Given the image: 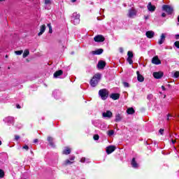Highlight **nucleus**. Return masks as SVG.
I'll return each mask as SVG.
<instances>
[{"label": "nucleus", "mask_w": 179, "mask_h": 179, "mask_svg": "<svg viewBox=\"0 0 179 179\" xmlns=\"http://www.w3.org/2000/svg\"><path fill=\"white\" fill-rule=\"evenodd\" d=\"M71 23L73 24H79V23H80V15L77 13H73L71 16Z\"/></svg>", "instance_id": "f03ea898"}, {"label": "nucleus", "mask_w": 179, "mask_h": 179, "mask_svg": "<svg viewBox=\"0 0 179 179\" xmlns=\"http://www.w3.org/2000/svg\"><path fill=\"white\" fill-rule=\"evenodd\" d=\"M137 13H138V11H136V10H135V8H131L128 11L127 16L130 19H134V18L136 17Z\"/></svg>", "instance_id": "20e7f679"}, {"label": "nucleus", "mask_w": 179, "mask_h": 179, "mask_svg": "<svg viewBox=\"0 0 179 179\" xmlns=\"http://www.w3.org/2000/svg\"><path fill=\"white\" fill-rule=\"evenodd\" d=\"M71 2H76V0H71Z\"/></svg>", "instance_id": "603ef678"}, {"label": "nucleus", "mask_w": 179, "mask_h": 179, "mask_svg": "<svg viewBox=\"0 0 179 179\" xmlns=\"http://www.w3.org/2000/svg\"><path fill=\"white\" fill-rule=\"evenodd\" d=\"M163 10H165L166 13H168V15H171L173 13V7L169 6V5H164L162 6Z\"/></svg>", "instance_id": "39448f33"}, {"label": "nucleus", "mask_w": 179, "mask_h": 179, "mask_svg": "<svg viewBox=\"0 0 179 179\" xmlns=\"http://www.w3.org/2000/svg\"><path fill=\"white\" fill-rule=\"evenodd\" d=\"M165 41H166V34H162L160 39L158 41V43L159 44V45H162V44H163V43H164Z\"/></svg>", "instance_id": "4468645a"}, {"label": "nucleus", "mask_w": 179, "mask_h": 179, "mask_svg": "<svg viewBox=\"0 0 179 179\" xmlns=\"http://www.w3.org/2000/svg\"><path fill=\"white\" fill-rule=\"evenodd\" d=\"M169 117H170V115H168V117H167L168 121H169V120H170Z\"/></svg>", "instance_id": "8fccbe9b"}, {"label": "nucleus", "mask_w": 179, "mask_h": 179, "mask_svg": "<svg viewBox=\"0 0 179 179\" xmlns=\"http://www.w3.org/2000/svg\"><path fill=\"white\" fill-rule=\"evenodd\" d=\"M2 1H3V0H0V2H2Z\"/></svg>", "instance_id": "6e6d98bb"}, {"label": "nucleus", "mask_w": 179, "mask_h": 179, "mask_svg": "<svg viewBox=\"0 0 179 179\" xmlns=\"http://www.w3.org/2000/svg\"><path fill=\"white\" fill-rule=\"evenodd\" d=\"M29 54L30 51L29 50V49H26L22 55L23 58H26L27 57H28V55H29Z\"/></svg>", "instance_id": "393cba45"}, {"label": "nucleus", "mask_w": 179, "mask_h": 179, "mask_svg": "<svg viewBox=\"0 0 179 179\" xmlns=\"http://www.w3.org/2000/svg\"><path fill=\"white\" fill-rule=\"evenodd\" d=\"M145 19H148V17H145Z\"/></svg>", "instance_id": "4d7b16f0"}, {"label": "nucleus", "mask_w": 179, "mask_h": 179, "mask_svg": "<svg viewBox=\"0 0 179 179\" xmlns=\"http://www.w3.org/2000/svg\"><path fill=\"white\" fill-rule=\"evenodd\" d=\"M45 24H43L40 27V32L38 34V36H43L44 31H45Z\"/></svg>", "instance_id": "dca6fc26"}, {"label": "nucleus", "mask_w": 179, "mask_h": 179, "mask_svg": "<svg viewBox=\"0 0 179 179\" xmlns=\"http://www.w3.org/2000/svg\"><path fill=\"white\" fill-rule=\"evenodd\" d=\"M107 135L109 136H113L114 135V130H109L107 131Z\"/></svg>", "instance_id": "c85d7f7f"}, {"label": "nucleus", "mask_w": 179, "mask_h": 179, "mask_svg": "<svg viewBox=\"0 0 179 179\" xmlns=\"http://www.w3.org/2000/svg\"><path fill=\"white\" fill-rule=\"evenodd\" d=\"M175 37H176V40H178V38H179V34H176V35L175 36Z\"/></svg>", "instance_id": "a18cd8bd"}, {"label": "nucleus", "mask_w": 179, "mask_h": 179, "mask_svg": "<svg viewBox=\"0 0 179 179\" xmlns=\"http://www.w3.org/2000/svg\"><path fill=\"white\" fill-rule=\"evenodd\" d=\"M137 73V79L138 82H143L145 80V78H143V76L141 75L139 71H136Z\"/></svg>", "instance_id": "f3484780"}, {"label": "nucleus", "mask_w": 179, "mask_h": 179, "mask_svg": "<svg viewBox=\"0 0 179 179\" xmlns=\"http://www.w3.org/2000/svg\"><path fill=\"white\" fill-rule=\"evenodd\" d=\"M98 69H104V66H106V62L101 60L98 62L97 64Z\"/></svg>", "instance_id": "9b49d317"}, {"label": "nucleus", "mask_w": 179, "mask_h": 179, "mask_svg": "<svg viewBox=\"0 0 179 179\" xmlns=\"http://www.w3.org/2000/svg\"><path fill=\"white\" fill-rule=\"evenodd\" d=\"M152 62L155 64V65H160V64H162V62L160 61V59H159L158 56H155L152 59Z\"/></svg>", "instance_id": "1a4fd4ad"}, {"label": "nucleus", "mask_w": 179, "mask_h": 179, "mask_svg": "<svg viewBox=\"0 0 179 179\" xmlns=\"http://www.w3.org/2000/svg\"><path fill=\"white\" fill-rule=\"evenodd\" d=\"M17 108H20V105H17Z\"/></svg>", "instance_id": "3c124183"}, {"label": "nucleus", "mask_w": 179, "mask_h": 179, "mask_svg": "<svg viewBox=\"0 0 179 179\" xmlns=\"http://www.w3.org/2000/svg\"><path fill=\"white\" fill-rule=\"evenodd\" d=\"M145 36L148 38H152V37H154V36H155V32H153V31H148L146 32Z\"/></svg>", "instance_id": "6ab92c4d"}, {"label": "nucleus", "mask_w": 179, "mask_h": 179, "mask_svg": "<svg viewBox=\"0 0 179 179\" xmlns=\"http://www.w3.org/2000/svg\"><path fill=\"white\" fill-rule=\"evenodd\" d=\"M121 120H122V116H121L120 114H117L115 115V122H120V121H121Z\"/></svg>", "instance_id": "5701e85b"}, {"label": "nucleus", "mask_w": 179, "mask_h": 179, "mask_svg": "<svg viewBox=\"0 0 179 179\" xmlns=\"http://www.w3.org/2000/svg\"><path fill=\"white\" fill-rule=\"evenodd\" d=\"M131 166H132V167H134V169H138V167H139V165L138 164V163H136L135 158L132 159Z\"/></svg>", "instance_id": "aec40b11"}, {"label": "nucleus", "mask_w": 179, "mask_h": 179, "mask_svg": "<svg viewBox=\"0 0 179 179\" xmlns=\"http://www.w3.org/2000/svg\"><path fill=\"white\" fill-rule=\"evenodd\" d=\"M45 9L50 10L51 9V0H45Z\"/></svg>", "instance_id": "2eb2a0df"}, {"label": "nucleus", "mask_w": 179, "mask_h": 179, "mask_svg": "<svg viewBox=\"0 0 179 179\" xmlns=\"http://www.w3.org/2000/svg\"><path fill=\"white\" fill-rule=\"evenodd\" d=\"M64 164H66V166H68V164H73V162L71 161L70 159H66Z\"/></svg>", "instance_id": "7c9ffc66"}, {"label": "nucleus", "mask_w": 179, "mask_h": 179, "mask_svg": "<svg viewBox=\"0 0 179 179\" xmlns=\"http://www.w3.org/2000/svg\"><path fill=\"white\" fill-rule=\"evenodd\" d=\"M99 95L100 96L101 100H107L108 97V90L106 89H102L99 91Z\"/></svg>", "instance_id": "7ed1b4c3"}, {"label": "nucleus", "mask_w": 179, "mask_h": 179, "mask_svg": "<svg viewBox=\"0 0 179 179\" xmlns=\"http://www.w3.org/2000/svg\"><path fill=\"white\" fill-rule=\"evenodd\" d=\"M69 160L71 162H73V160H75V156H71L70 158H69Z\"/></svg>", "instance_id": "a19ab883"}, {"label": "nucleus", "mask_w": 179, "mask_h": 179, "mask_svg": "<svg viewBox=\"0 0 179 179\" xmlns=\"http://www.w3.org/2000/svg\"><path fill=\"white\" fill-rule=\"evenodd\" d=\"M63 73L62 70H59L54 73L53 76L54 78H58L59 76H61Z\"/></svg>", "instance_id": "412c9836"}, {"label": "nucleus", "mask_w": 179, "mask_h": 179, "mask_svg": "<svg viewBox=\"0 0 179 179\" xmlns=\"http://www.w3.org/2000/svg\"><path fill=\"white\" fill-rule=\"evenodd\" d=\"M100 79H101V74L99 73L95 74L90 82L91 86L92 87H96L99 84V82H100Z\"/></svg>", "instance_id": "f257e3e1"}, {"label": "nucleus", "mask_w": 179, "mask_h": 179, "mask_svg": "<svg viewBox=\"0 0 179 179\" xmlns=\"http://www.w3.org/2000/svg\"><path fill=\"white\" fill-rule=\"evenodd\" d=\"M127 61L130 65H132V64H134V61H132V57H127Z\"/></svg>", "instance_id": "c756f323"}, {"label": "nucleus", "mask_w": 179, "mask_h": 179, "mask_svg": "<svg viewBox=\"0 0 179 179\" xmlns=\"http://www.w3.org/2000/svg\"><path fill=\"white\" fill-rule=\"evenodd\" d=\"M48 27L49 28V33H52V27H51V24H48Z\"/></svg>", "instance_id": "f704fd0d"}, {"label": "nucleus", "mask_w": 179, "mask_h": 179, "mask_svg": "<svg viewBox=\"0 0 179 179\" xmlns=\"http://www.w3.org/2000/svg\"><path fill=\"white\" fill-rule=\"evenodd\" d=\"M22 149H24L25 150H29V147L25 145L22 147Z\"/></svg>", "instance_id": "ea45409f"}, {"label": "nucleus", "mask_w": 179, "mask_h": 179, "mask_svg": "<svg viewBox=\"0 0 179 179\" xmlns=\"http://www.w3.org/2000/svg\"><path fill=\"white\" fill-rule=\"evenodd\" d=\"M110 99H113V100H118V99H120V94H110Z\"/></svg>", "instance_id": "4be33fe9"}, {"label": "nucleus", "mask_w": 179, "mask_h": 179, "mask_svg": "<svg viewBox=\"0 0 179 179\" xmlns=\"http://www.w3.org/2000/svg\"><path fill=\"white\" fill-rule=\"evenodd\" d=\"M162 17H166V14H165L164 13H163L162 14Z\"/></svg>", "instance_id": "49530a36"}, {"label": "nucleus", "mask_w": 179, "mask_h": 179, "mask_svg": "<svg viewBox=\"0 0 179 179\" xmlns=\"http://www.w3.org/2000/svg\"><path fill=\"white\" fill-rule=\"evenodd\" d=\"M2 145V141H0V146Z\"/></svg>", "instance_id": "864d4df0"}, {"label": "nucleus", "mask_w": 179, "mask_h": 179, "mask_svg": "<svg viewBox=\"0 0 179 179\" xmlns=\"http://www.w3.org/2000/svg\"><path fill=\"white\" fill-rule=\"evenodd\" d=\"M3 121L6 122H8V124H13L14 119H13V117H6L3 120Z\"/></svg>", "instance_id": "a211bd4d"}, {"label": "nucleus", "mask_w": 179, "mask_h": 179, "mask_svg": "<svg viewBox=\"0 0 179 179\" xmlns=\"http://www.w3.org/2000/svg\"><path fill=\"white\" fill-rule=\"evenodd\" d=\"M90 54H92V55H100L101 54H103V49L92 51L90 52Z\"/></svg>", "instance_id": "ddd939ff"}, {"label": "nucleus", "mask_w": 179, "mask_h": 179, "mask_svg": "<svg viewBox=\"0 0 179 179\" xmlns=\"http://www.w3.org/2000/svg\"><path fill=\"white\" fill-rule=\"evenodd\" d=\"M15 54H16V55H22V54H23V50H17L15 52Z\"/></svg>", "instance_id": "2f4dec72"}, {"label": "nucleus", "mask_w": 179, "mask_h": 179, "mask_svg": "<svg viewBox=\"0 0 179 179\" xmlns=\"http://www.w3.org/2000/svg\"><path fill=\"white\" fill-rule=\"evenodd\" d=\"M147 8L150 12H155L156 10V6L152 5L151 2L148 3Z\"/></svg>", "instance_id": "f8f14e48"}, {"label": "nucleus", "mask_w": 179, "mask_h": 179, "mask_svg": "<svg viewBox=\"0 0 179 179\" xmlns=\"http://www.w3.org/2000/svg\"><path fill=\"white\" fill-rule=\"evenodd\" d=\"M165 97H166V95H164V99H165Z\"/></svg>", "instance_id": "13d9d810"}, {"label": "nucleus", "mask_w": 179, "mask_h": 179, "mask_svg": "<svg viewBox=\"0 0 179 179\" xmlns=\"http://www.w3.org/2000/svg\"><path fill=\"white\" fill-rule=\"evenodd\" d=\"M15 141H19V139H20V136H15Z\"/></svg>", "instance_id": "37998d69"}, {"label": "nucleus", "mask_w": 179, "mask_h": 179, "mask_svg": "<svg viewBox=\"0 0 179 179\" xmlns=\"http://www.w3.org/2000/svg\"><path fill=\"white\" fill-rule=\"evenodd\" d=\"M162 90H164V91L166 90V87H164V86H163V85L162 86Z\"/></svg>", "instance_id": "de8ad7c7"}, {"label": "nucleus", "mask_w": 179, "mask_h": 179, "mask_svg": "<svg viewBox=\"0 0 179 179\" xmlns=\"http://www.w3.org/2000/svg\"><path fill=\"white\" fill-rule=\"evenodd\" d=\"M80 162L81 163H85L86 162V158H85V157L81 158Z\"/></svg>", "instance_id": "58836bf2"}, {"label": "nucleus", "mask_w": 179, "mask_h": 179, "mask_svg": "<svg viewBox=\"0 0 179 179\" xmlns=\"http://www.w3.org/2000/svg\"><path fill=\"white\" fill-rule=\"evenodd\" d=\"M174 45H175V47H176V48H179V41H176L174 43Z\"/></svg>", "instance_id": "4c0bfd02"}, {"label": "nucleus", "mask_w": 179, "mask_h": 179, "mask_svg": "<svg viewBox=\"0 0 179 179\" xmlns=\"http://www.w3.org/2000/svg\"><path fill=\"white\" fill-rule=\"evenodd\" d=\"M127 114H134L135 110L133 109V108H129L127 110Z\"/></svg>", "instance_id": "a878e982"}, {"label": "nucleus", "mask_w": 179, "mask_h": 179, "mask_svg": "<svg viewBox=\"0 0 179 179\" xmlns=\"http://www.w3.org/2000/svg\"><path fill=\"white\" fill-rule=\"evenodd\" d=\"M128 58H134V53L131 51L127 52Z\"/></svg>", "instance_id": "cd10ccee"}, {"label": "nucleus", "mask_w": 179, "mask_h": 179, "mask_svg": "<svg viewBox=\"0 0 179 179\" xmlns=\"http://www.w3.org/2000/svg\"><path fill=\"white\" fill-rule=\"evenodd\" d=\"M104 40H106V38H104V36H103V35H97L94 38V41L96 43H103Z\"/></svg>", "instance_id": "423d86ee"}, {"label": "nucleus", "mask_w": 179, "mask_h": 179, "mask_svg": "<svg viewBox=\"0 0 179 179\" xmlns=\"http://www.w3.org/2000/svg\"><path fill=\"white\" fill-rule=\"evenodd\" d=\"M115 150V146L114 145H109L106 148V153L107 155H111L113 152Z\"/></svg>", "instance_id": "0eeeda50"}, {"label": "nucleus", "mask_w": 179, "mask_h": 179, "mask_svg": "<svg viewBox=\"0 0 179 179\" xmlns=\"http://www.w3.org/2000/svg\"><path fill=\"white\" fill-rule=\"evenodd\" d=\"M123 86L124 87H129V83H127V82H124L123 83Z\"/></svg>", "instance_id": "c9c22d12"}, {"label": "nucleus", "mask_w": 179, "mask_h": 179, "mask_svg": "<svg viewBox=\"0 0 179 179\" xmlns=\"http://www.w3.org/2000/svg\"><path fill=\"white\" fill-rule=\"evenodd\" d=\"M99 138H100V137L99 136L98 134H95V135L94 136V141H99Z\"/></svg>", "instance_id": "e433bc0d"}, {"label": "nucleus", "mask_w": 179, "mask_h": 179, "mask_svg": "<svg viewBox=\"0 0 179 179\" xmlns=\"http://www.w3.org/2000/svg\"><path fill=\"white\" fill-rule=\"evenodd\" d=\"M173 78H179V71H176V72L173 73Z\"/></svg>", "instance_id": "72a5a7b5"}, {"label": "nucleus", "mask_w": 179, "mask_h": 179, "mask_svg": "<svg viewBox=\"0 0 179 179\" xmlns=\"http://www.w3.org/2000/svg\"><path fill=\"white\" fill-rule=\"evenodd\" d=\"M171 142H172L173 145H174V143H176V140H171Z\"/></svg>", "instance_id": "09e8293b"}, {"label": "nucleus", "mask_w": 179, "mask_h": 179, "mask_svg": "<svg viewBox=\"0 0 179 179\" xmlns=\"http://www.w3.org/2000/svg\"><path fill=\"white\" fill-rule=\"evenodd\" d=\"M4 176H5V173L2 169H0V178H3Z\"/></svg>", "instance_id": "473e14b6"}, {"label": "nucleus", "mask_w": 179, "mask_h": 179, "mask_svg": "<svg viewBox=\"0 0 179 179\" xmlns=\"http://www.w3.org/2000/svg\"><path fill=\"white\" fill-rule=\"evenodd\" d=\"M164 132V129H159V134H161V135H163Z\"/></svg>", "instance_id": "79ce46f5"}, {"label": "nucleus", "mask_w": 179, "mask_h": 179, "mask_svg": "<svg viewBox=\"0 0 179 179\" xmlns=\"http://www.w3.org/2000/svg\"><path fill=\"white\" fill-rule=\"evenodd\" d=\"M102 116L103 118H111L113 117V113L110 110H107L102 113Z\"/></svg>", "instance_id": "6e6552de"}, {"label": "nucleus", "mask_w": 179, "mask_h": 179, "mask_svg": "<svg viewBox=\"0 0 179 179\" xmlns=\"http://www.w3.org/2000/svg\"><path fill=\"white\" fill-rule=\"evenodd\" d=\"M153 76L155 78V79H161V78H163V72L158 71V72H154Z\"/></svg>", "instance_id": "9d476101"}, {"label": "nucleus", "mask_w": 179, "mask_h": 179, "mask_svg": "<svg viewBox=\"0 0 179 179\" xmlns=\"http://www.w3.org/2000/svg\"><path fill=\"white\" fill-rule=\"evenodd\" d=\"M48 141L50 145V146H54V143L52 142V137H48Z\"/></svg>", "instance_id": "bb28decb"}, {"label": "nucleus", "mask_w": 179, "mask_h": 179, "mask_svg": "<svg viewBox=\"0 0 179 179\" xmlns=\"http://www.w3.org/2000/svg\"><path fill=\"white\" fill-rule=\"evenodd\" d=\"M37 142H38V139L35 138V139L34 140V143H37Z\"/></svg>", "instance_id": "c03bdc74"}, {"label": "nucleus", "mask_w": 179, "mask_h": 179, "mask_svg": "<svg viewBox=\"0 0 179 179\" xmlns=\"http://www.w3.org/2000/svg\"><path fill=\"white\" fill-rule=\"evenodd\" d=\"M63 155H71V148L66 147V148L63 150Z\"/></svg>", "instance_id": "b1692460"}, {"label": "nucleus", "mask_w": 179, "mask_h": 179, "mask_svg": "<svg viewBox=\"0 0 179 179\" xmlns=\"http://www.w3.org/2000/svg\"><path fill=\"white\" fill-rule=\"evenodd\" d=\"M6 58H8V55H6Z\"/></svg>", "instance_id": "5fc2aeb1"}]
</instances>
